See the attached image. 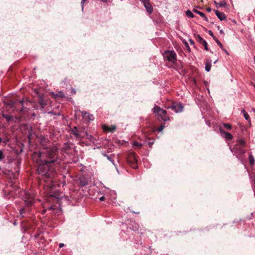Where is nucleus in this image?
<instances>
[{"instance_id":"24","label":"nucleus","mask_w":255,"mask_h":255,"mask_svg":"<svg viewBox=\"0 0 255 255\" xmlns=\"http://www.w3.org/2000/svg\"><path fill=\"white\" fill-rule=\"evenodd\" d=\"M107 158L109 161H110L112 163V164H113V165H115V162H114V160L111 158V157H110L109 156H107Z\"/></svg>"},{"instance_id":"11","label":"nucleus","mask_w":255,"mask_h":255,"mask_svg":"<svg viewBox=\"0 0 255 255\" xmlns=\"http://www.w3.org/2000/svg\"><path fill=\"white\" fill-rule=\"evenodd\" d=\"M130 159L129 160V161H131V162H132L133 163V164H134L132 167L133 168H136L137 167V165L136 164V163H137V160L136 159V156H135V154L134 153H132L130 154Z\"/></svg>"},{"instance_id":"14","label":"nucleus","mask_w":255,"mask_h":255,"mask_svg":"<svg viewBox=\"0 0 255 255\" xmlns=\"http://www.w3.org/2000/svg\"><path fill=\"white\" fill-rule=\"evenodd\" d=\"M242 113L244 115V118L245 119L247 120V121H250V116L249 115H248V114L246 112L245 110L244 109H243L242 111Z\"/></svg>"},{"instance_id":"47","label":"nucleus","mask_w":255,"mask_h":255,"mask_svg":"<svg viewBox=\"0 0 255 255\" xmlns=\"http://www.w3.org/2000/svg\"><path fill=\"white\" fill-rule=\"evenodd\" d=\"M253 112H255V108H253Z\"/></svg>"},{"instance_id":"45","label":"nucleus","mask_w":255,"mask_h":255,"mask_svg":"<svg viewBox=\"0 0 255 255\" xmlns=\"http://www.w3.org/2000/svg\"><path fill=\"white\" fill-rule=\"evenodd\" d=\"M19 103H20L21 105H22V104H23V101H19Z\"/></svg>"},{"instance_id":"50","label":"nucleus","mask_w":255,"mask_h":255,"mask_svg":"<svg viewBox=\"0 0 255 255\" xmlns=\"http://www.w3.org/2000/svg\"><path fill=\"white\" fill-rule=\"evenodd\" d=\"M218 61V60H216L215 62H214V63H216L217 62V61Z\"/></svg>"},{"instance_id":"44","label":"nucleus","mask_w":255,"mask_h":255,"mask_svg":"<svg viewBox=\"0 0 255 255\" xmlns=\"http://www.w3.org/2000/svg\"><path fill=\"white\" fill-rule=\"evenodd\" d=\"M60 212H61V211L60 210H58L57 212H56V213H58L59 214V213H60Z\"/></svg>"},{"instance_id":"32","label":"nucleus","mask_w":255,"mask_h":255,"mask_svg":"<svg viewBox=\"0 0 255 255\" xmlns=\"http://www.w3.org/2000/svg\"><path fill=\"white\" fill-rule=\"evenodd\" d=\"M221 21L225 20L226 19L227 17H218Z\"/></svg>"},{"instance_id":"38","label":"nucleus","mask_w":255,"mask_h":255,"mask_svg":"<svg viewBox=\"0 0 255 255\" xmlns=\"http://www.w3.org/2000/svg\"><path fill=\"white\" fill-rule=\"evenodd\" d=\"M55 208L54 206H51V207L48 208V209H49V210H55Z\"/></svg>"},{"instance_id":"35","label":"nucleus","mask_w":255,"mask_h":255,"mask_svg":"<svg viewBox=\"0 0 255 255\" xmlns=\"http://www.w3.org/2000/svg\"><path fill=\"white\" fill-rule=\"evenodd\" d=\"M86 0H81V5H82V7L83 6L84 3L85 2V1H86Z\"/></svg>"},{"instance_id":"52","label":"nucleus","mask_w":255,"mask_h":255,"mask_svg":"<svg viewBox=\"0 0 255 255\" xmlns=\"http://www.w3.org/2000/svg\"><path fill=\"white\" fill-rule=\"evenodd\" d=\"M254 88H255V84L254 85Z\"/></svg>"},{"instance_id":"18","label":"nucleus","mask_w":255,"mask_h":255,"mask_svg":"<svg viewBox=\"0 0 255 255\" xmlns=\"http://www.w3.org/2000/svg\"><path fill=\"white\" fill-rule=\"evenodd\" d=\"M214 39L215 40L216 43L218 44V45L222 49H223V44L218 40V39L216 37H214Z\"/></svg>"},{"instance_id":"43","label":"nucleus","mask_w":255,"mask_h":255,"mask_svg":"<svg viewBox=\"0 0 255 255\" xmlns=\"http://www.w3.org/2000/svg\"><path fill=\"white\" fill-rule=\"evenodd\" d=\"M23 209H21L20 210V213L21 215L23 213Z\"/></svg>"},{"instance_id":"15","label":"nucleus","mask_w":255,"mask_h":255,"mask_svg":"<svg viewBox=\"0 0 255 255\" xmlns=\"http://www.w3.org/2000/svg\"><path fill=\"white\" fill-rule=\"evenodd\" d=\"M2 115V117H4L7 121H10L13 120V118L12 116L3 114Z\"/></svg>"},{"instance_id":"5","label":"nucleus","mask_w":255,"mask_h":255,"mask_svg":"<svg viewBox=\"0 0 255 255\" xmlns=\"http://www.w3.org/2000/svg\"><path fill=\"white\" fill-rule=\"evenodd\" d=\"M220 131L221 135L226 139L228 140L232 139L233 136L230 133L225 131L221 128L220 129Z\"/></svg>"},{"instance_id":"33","label":"nucleus","mask_w":255,"mask_h":255,"mask_svg":"<svg viewBox=\"0 0 255 255\" xmlns=\"http://www.w3.org/2000/svg\"><path fill=\"white\" fill-rule=\"evenodd\" d=\"M15 104V102H10L9 104V105L11 107H12Z\"/></svg>"},{"instance_id":"30","label":"nucleus","mask_w":255,"mask_h":255,"mask_svg":"<svg viewBox=\"0 0 255 255\" xmlns=\"http://www.w3.org/2000/svg\"><path fill=\"white\" fill-rule=\"evenodd\" d=\"M208 33H209V35H210L211 36H212L213 38H214V37H215L214 35V34H213V32L211 30H209L208 31Z\"/></svg>"},{"instance_id":"12","label":"nucleus","mask_w":255,"mask_h":255,"mask_svg":"<svg viewBox=\"0 0 255 255\" xmlns=\"http://www.w3.org/2000/svg\"><path fill=\"white\" fill-rule=\"evenodd\" d=\"M55 98H57L58 97H60V98H64V97H65V96L64 95V94L62 92H58L56 94L54 95Z\"/></svg>"},{"instance_id":"9","label":"nucleus","mask_w":255,"mask_h":255,"mask_svg":"<svg viewBox=\"0 0 255 255\" xmlns=\"http://www.w3.org/2000/svg\"><path fill=\"white\" fill-rule=\"evenodd\" d=\"M102 127L103 130L106 132H113L116 129V127L115 125H112L111 127L103 125Z\"/></svg>"},{"instance_id":"17","label":"nucleus","mask_w":255,"mask_h":255,"mask_svg":"<svg viewBox=\"0 0 255 255\" xmlns=\"http://www.w3.org/2000/svg\"><path fill=\"white\" fill-rule=\"evenodd\" d=\"M249 161H250V164L251 165L254 164L255 162V160L254 157V156L253 155H250L249 156Z\"/></svg>"},{"instance_id":"4","label":"nucleus","mask_w":255,"mask_h":255,"mask_svg":"<svg viewBox=\"0 0 255 255\" xmlns=\"http://www.w3.org/2000/svg\"><path fill=\"white\" fill-rule=\"evenodd\" d=\"M170 108L173 110L175 113H179L182 111L183 106L181 104L178 103L174 104L172 106L170 107Z\"/></svg>"},{"instance_id":"1","label":"nucleus","mask_w":255,"mask_h":255,"mask_svg":"<svg viewBox=\"0 0 255 255\" xmlns=\"http://www.w3.org/2000/svg\"><path fill=\"white\" fill-rule=\"evenodd\" d=\"M57 148L55 146H53L46 150L47 156L50 159L45 160L40 159L41 162L38 168V172L42 176L45 182H47L45 179H49V181H51L54 173V169L50 166V163L57 160Z\"/></svg>"},{"instance_id":"22","label":"nucleus","mask_w":255,"mask_h":255,"mask_svg":"<svg viewBox=\"0 0 255 255\" xmlns=\"http://www.w3.org/2000/svg\"><path fill=\"white\" fill-rule=\"evenodd\" d=\"M186 16H193V12L189 10H188L186 11Z\"/></svg>"},{"instance_id":"37","label":"nucleus","mask_w":255,"mask_h":255,"mask_svg":"<svg viewBox=\"0 0 255 255\" xmlns=\"http://www.w3.org/2000/svg\"><path fill=\"white\" fill-rule=\"evenodd\" d=\"M105 199V197L104 196H102L100 198L99 200L101 201H104Z\"/></svg>"},{"instance_id":"41","label":"nucleus","mask_w":255,"mask_h":255,"mask_svg":"<svg viewBox=\"0 0 255 255\" xmlns=\"http://www.w3.org/2000/svg\"><path fill=\"white\" fill-rule=\"evenodd\" d=\"M64 246V244L62 243H60L59 245V248H62Z\"/></svg>"},{"instance_id":"51","label":"nucleus","mask_w":255,"mask_h":255,"mask_svg":"<svg viewBox=\"0 0 255 255\" xmlns=\"http://www.w3.org/2000/svg\"><path fill=\"white\" fill-rule=\"evenodd\" d=\"M220 32H221V33H222V32H223V30H220Z\"/></svg>"},{"instance_id":"31","label":"nucleus","mask_w":255,"mask_h":255,"mask_svg":"<svg viewBox=\"0 0 255 255\" xmlns=\"http://www.w3.org/2000/svg\"><path fill=\"white\" fill-rule=\"evenodd\" d=\"M185 45L186 47L188 49V50L189 51H190V48H189L188 43L187 42H185Z\"/></svg>"},{"instance_id":"21","label":"nucleus","mask_w":255,"mask_h":255,"mask_svg":"<svg viewBox=\"0 0 255 255\" xmlns=\"http://www.w3.org/2000/svg\"><path fill=\"white\" fill-rule=\"evenodd\" d=\"M223 126L225 128H227L229 129H230L232 128L231 125L229 124H223Z\"/></svg>"},{"instance_id":"26","label":"nucleus","mask_w":255,"mask_h":255,"mask_svg":"<svg viewBox=\"0 0 255 255\" xmlns=\"http://www.w3.org/2000/svg\"><path fill=\"white\" fill-rule=\"evenodd\" d=\"M238 142L240 144L243 145H245V141L242 139L239 140Z\"/></svg>"},{"instance_id":"3","label":"nucleus","mask_w":255,"mask_h":255,"mask_svg":"<svg viewBox=\"0 0 255 255\" xmlns=\"http://www.w3.org/2000/svg\"><path fill=\"white\" fill-rule=\"evenodd\" d=\"M24 194L25 195V198L24 199L25 204L27 206H30L33 203V198L32 195L27 193L25 191L23 192Z\"/></svg>"},{"instance_id":"19","label":"nucleus","mask_w":255,"mask_h":255,"mask_svg":"<svg viewBox=\"0 0 255 255\" xmlns=\"http://www.w3.org/2000/svg\"><path fill=\"white\" fill-rule=\"evenodd\" d=\"M193 11L195 13L200 15V16H205L203 12L199 11L198 10H197L195 8L193 9Z\"/></svg>"},{"instance_id":"25","label":"nucleus","mask_w":255,"mask_h":255,"mask_svg":"<svg viewBox=\"0 0 255 255\" xmlns=\"http://www.w3.org/2000/svg\"><path fill=\"white\" fill-rule=\"evenodd\" d=\"M214 11L215 12L216 16H221V14H222V13L219 10H214Z\"/></svg>"},{"instance_id":"27","label":"nucleus","mask_w":255,"mask_h":255,"mask_svg":"<svg viewBox=\"0 0 255 255\" xmlns=\"http://www.w3.org/2000/svg\"><path fill=\"white\" fill-rule=\"evenodd\" d=\"M164 126L162 125L158 128L157 131L159 132H161L162 131V130L164 129Z\"/></svg>"},{"instance_id":"23","label":"nucleus","mask_w":255,"mask_h":255,"mask_svg":"<svg viewBox=\"0 0 255 255\" xmlns=\"http://www.w3.org/2000/svg\"><path fill=\"white\" fill-rule=\"evenodd\" d=\"M4 157L3 152L0 150V161L2 160Z\"/></svg>"},{"instance_id":"28","label":"nucleus","mask_w":255,"mask_h":255,"mask_svg":"<svg viewBox=\"0 0 255 255\" xmlns=\"http://www.w3.org/2000/svg\"><path fill=\"white\" fill-rule=\"evenodd\" d=\"M43 154V153H42L41 152L35 153V155H37L40 158H41V157H42Z\"/></svg>"},{"instance_id":"46","label":"nucleus","mask_w":255,"mask_h":255,"mask_svg":"<svg viewBox=\"0 0 255 255\" xmlns=\"http://www.w3.org/2000/svg\"><path fill=\"white\" fill-rule=\"evenodd\" d=\"M45 212H46V210H44L42 211V214H44Z\"/></svg>"},{"instance_id":"49","label":"nucleus","mask_w":255,"mask_h":255,"mask_svg":"<svg viewBox=\"0 0 255 255\" xmlns=\"http://www.w3.org/2000/svg\"><path fill=\"white\" fill-rule=\"evenodd\" d=\"M74 134H75L76 135H78V134H77L75 132H74Z\"/></svg>"},{"instance_id":"29","label":"nucleus","mask_w":255,"mask_h":255,"mask_svg":"<svg viewBox=\"0 0 255 255\" xmlns=\"http://www.w3.org/2000/svg\"><path fill=\"white\" fill-rule=\"evenodd\" d=\"M133 145H136V146H138L139 147H141L142 146V144L141 143H139L137 142H134V143H133Z\"/></svg>"},{"instance_id":"39","label":"nucleus","mask_w":255,"mask_h":255,"mask_svg":"<svg viewBox=\"0 0 255 255\" xmlns=\"http://www.w3.org/2000/svg\"><path fill=\"white\" fill-rule=\"evenodd\" d=\"M206 10H207L208 12H210V11L212 10V9H211V8L210 7H207V8H206Z\"/></svg>"},{"instance_id":"40","label":"nucleus","mask_w":255,"mask_h":255,"mask_svg":"<svg viewBox=\"0 0 255 255\" xmlns=\"http://www.w3.org/2000/svg\"><path fill=\"white\" fill-rule=\"evenodd\" d=\"M224 51H225V52H226V53L227 54V55H229V53L228 52V51L223 48V49H222Z\"/></svg>"},{"instance_id":"2","label":"nucleus","mask_w":255,"mask_h":255,"mask_svg":"<svg viewBox=\"0 0 255 255\" xmlns=\"http://www.w3.org/2000/svg\"><path fill=\"white\" fill-rule=\"evenodd\" d=\"M164 58L168 61L174 63L176 61V54L174 51H166L163 53Z\"/></svg>"},{"instance_id":"34","label":"nucleus","mask_w":255,"mask_h":255,"mask_svg":"<svg viewBox=\"0 0 255 255\" xmlns=\"http://www.w3.org/2000/svg\"><path fill=\"white\" fill-rule=\"evenodd\" d=\"M103 2H111L112 0H101Z\"/></svg>"},{"instance_id":"6","label":"nucleus","mask_w":255,"mask_h":255,"mask_svg":"<svg viewBox=\"0 0 255 255\" xmlns=\"http://www.w3.org/2000/svg\"><path fill=\"white\" fill-rule=\"evenodd\" d=\"M143 5L146 8V11L149 14H151L153 11V7L151 4L149 2V0H147L145 2H143Z\"/></svg>"},{"instance_id":"8","label":"nucleus","mask_w":255,"mask_h":255,"mask_svg":"<svg viewBox=\"0 0 255 255\" xmlns=\"http://www.w3.org/2000/svg\"><path fill=\"white\" fill-rule=\"evenodd\" d=\"M214 3L217 8L220 7H226L227 6V3L225 0H220L219 1L215 0Z\"/></svg>"},{"instance_id":"48","label":"nucleus","mask_w":255,"mask_h":255,"mask_svg":"<svg viewBox=\"0 0 255 255\" xmlns=\"http://www.w3.org/2000/svg\"><path fill=\"white\" fill-rule=\"evenodd\" d=\"M53 185H51L50 186V187L52 188L53 187Z\"/></svg>"},{"instance_id":"13","label":"nucleus","mask_w":255,"mask_h":255,"mask_svg":"<svg viewBox=\"0 0 255 255\" xmlns=\"http://www.w3.org/2000/svg\"><path fill=\"white\" fill-rule=\"evenodd\" d=\"M211 60H210L209 61L207 62L206 63V65H205V70L207 72L210 71V70L211 69Z\"/></svg>"},{"instance_id":"10","label":"nucleus","mask_w":255,"mask_h":255,"mask_svg":"<svg viewBox=\"0 0 255 255\" xmlns=\"http://www.w3.org/2000/svg\"><path fill=\"white\" fill-rule=\"evenodd\" d=\"M197 40L200 43L203 45L205 50H209L207 42L205 40H204L200 35H198Z\"/></svg>"},{"instance_id":"20","label":"nucleus","mask_w":255,"mask_h":255,"mask_svg":"<svg viewBox=\"0 0 255 255\" xmlns=\"http://www.w3.org/2000/svg\"><path fill=\"white\" fill-rule=\"evenodd\" d=\"M81 115H82V117L84 118V119H86V117H87V116L88 115V113H87L85 111H82L81 112Z\"/></svg>"},{"instance_id":"7","label":"nucleus","mask_w":255,"mask_h":255,"mask_svg":"<svg viewBox=\"0 0 255 255\" xmlns=\"http://www.w3.org/2000/svg\"><path fill=\"white\" fill-rule=\"evenodd\" d=\"M153 112L154 113L157 114L160 116H162L163 115L166 114V111L165 110L161 109L158 106H155L154 107Z\"/></svg>"},{"instance_id":"42","label":"nucleus","mask_w":255,"mask_h":255,"mask_svg":"<svg viewBox=\"0 0 255 255\" xmlns=\"http://www.w3.org/2000/svg\"><path fill=\"white\" fill-rule=\"evenodd\" d=\"M102 154L104 156L106 157H107V156H108V155H107L105 153H104V152H103V153H102Z\"/></svg>"},{"instance_id":"16","label":"nucleus","mask_w":255,"mask_h":255,"mask_svg":"<svg viewBox=\"0 0 255 255\" xmlns=\"http://www.w3.org/2000/svg\"><path fill=\"white\" fill-rule=\"evenodd\" d=\"M88 121H93L94 119V116L93 115L90 114L89 113L88 114L86 118L85 119Z\"/></svg>"},{"instance_id":"36","label":"nucleus","mask_w":255,"mask_h":255,"mask_svg":"<svg viewBox=\"0 0 255 255\" xmlns=\"http://www.w3.org/2000/svg\"><path fill=\"white\" fill-rule=\"evenodd\" d=\"M189 41H190V43H191V44L192 45H194V42L193 40L192 39H189Z\"/></svg>"}]
</instances>
